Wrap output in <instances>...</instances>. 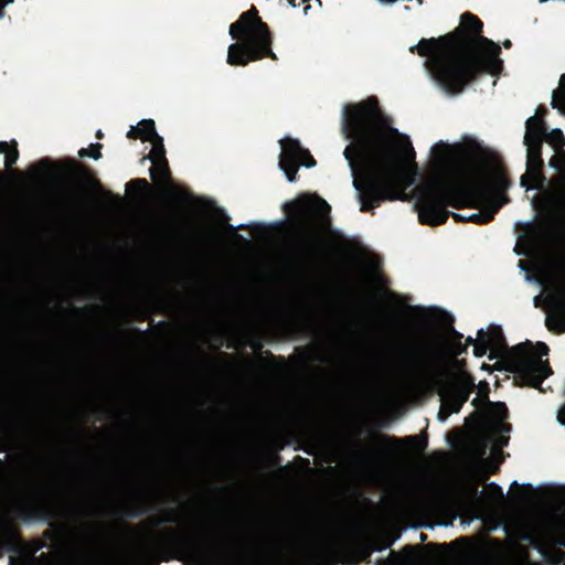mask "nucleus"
I'll return each mask as SVG.
<instances>
[{
  "label": "nucleus",
  "mask_w": 565,
  "mask_h": 565,
  "mask_svg": "<svg viewBox=\"0 0 565 565\" xmlns=\"http://www.w3.org/2000/svg\"><path fill=\"white\" fill-rule=\"evenodd\" d=\"M160 527L149 531L142 539L124 545L121 554L107 556L99 565H160L171 559L185 565H333L329 550L319 543L288 544L274 548L245 553L230 548L236 531L228 525L202 526L200 522H180L175 511L152 515L138 525L119 523L118 529L136 533L141 527Z\"/></svg>",
  "instance_id": "obj_1"
},
{
  "label": "nucleus",
  "mask_w": 565,
  "mask_h": 565,
  "mask_svg": "<svg viewBox=\"0 0 565 565\" xmlns=\"http://www.w3.org/2000/svg\"><path fill=\"white\" fill-rule=\"evenodd\" d=\"M342 132L350 140L343 156L352 172L360 210L373 213L382 202L399 199L401 191L395 182L399 163L395 138L399 132L391 126L379 99L370 96L360 103L347 104Z\"/></svg>",
  "instance_id": "obj_2"
},
{
  "label": "nucleus",
  "mask_w": 565,
  "mask_h": 565,
  "mask_svg": "<svg viewBox=\"0 0 565 565\" xmlns=\"http://www.w3.org/2000/svg\"><path fill=\"white\" fill-rule=\"evenodd\" d=\"M482 29L483 22L477 15L465 12L454 31L422 39L409 51L426 57L424 66L431 79L447 95L456 96L480 75H495L502 68L501 47L483 36Z\"/></svg>",
  "instance_id": "obj_3"
},
{
  "label": "nucleus",
  "mask_w": 565,
  "mask_h": 565,
  "mask_svg": "<svg viewBox=\"0 0 565 565\" xmlns=\"http://www.w3.org/2000/svg\"><path fill=\"white\" fill-rule=\"evenodd\" d=\"M416 191L418 220L429 226L443 225L450 216L457 223L488 224L509 202L508 195L493 192L481 178L462 181L438 171Z\"/></svg>",
  "instance_id": "obj_4"
},
{
  "label": "nucleus",
  "mask_w": 565,
  "mask_h": 565,
  "mask_svg": "<svg viewBox=\"0 0 565 565\" xmlns=\"http://www.w3.org/2000/svg\"><path fill=\"white\" fill-rule=\"evenodd\" d=\"M86 502H77L67 513H56L43 504L26 503L14 509L15 518L22 522L40 521L49 525L42 540L66 565H99L109 555L121 554L124 546H99L104 536L97 523L84 520L89 515Z\"/></svg>",
  "instance_id": "obj_5"
},
{
  "label": "nucleus",
  "mask_w": 565,
  "mask_h": 565,
  "mask_svg": "<svg viewBox=\"0 0 565 565\" xmlns=\"http://www.w3.org/2000/svg\"><path fill=\"white\" fill-rule=\"evenodd\" d=\"M287 214V232L296 257L308 267L326 264L331 245L327 233L331 231V206L318 194H300L282 205Z\"/></svg>",
  "instance_id": "obj_6"
},
{
  "label": "nucleus",
  "mask_w": 565,
  "mask_h": 565,
  "mask_svg": "<svg viewBox=\"0 0 565 565\" xmlns=\"http://www.w3.org/2000/svg\"><path fill=\"white\" fill-rule=\"evenodd\" d=\"M230 35L234 40H241L228 46L227 63L230 65L246 66L250 62L265 57L277 60L271 50L273 33L254 6L231 24Z\"/></svg>",
  "instance_id": "obj_7"
},
{
  "label": "nucleus",
  "mask_w": 565,
  "mask_h": 565,
  "mask_svg": "<svg viewBox=\"0 0 565 565\" xmlns=\"http://www.w3.org/2000/svg\"><path fill=\"white\" fill-rule=\"evenodd\" d=\"M533 349L530 341L519 343L507 351L500 363L514 375L516 385L541 390L544 380L553 373L550 362L542 360L548 354L550 348L544 342H537L536 352Z\"/></svg>",
  "instance_id": "obj_8"
},
{
  "label": "nucleus",
  "mask_w": 565,
  "mask_h": 565,
  "mask_svg": "<svg viewBox=\"0 0 565 565\" xmlns=\"http://www.w3.org/2000/svg\"><path fill=\"white\" fill-rule=\"evenodd\" d=\"M444 360L445 353L438 343L425 342L408 347L401 355L398 362L402 366L411 370H438V374L441 377L440 380L448 376L454 379V374L456 373L443 365ZM454 365L459 370L457 374L466 372L465 360L457 359L454 361Z\"/></svg>",
  "instance_id": "obj_9"
},
{
  "label": "nucleus",
  "mask_w": 565,
  "mask_h": 565,
  "mask_svg": "<svg viewBox=\"0 0 565 565\" xmlns=\"http://www.w3.org/2000/svg\"><path fill=\"white\" fill-rule=\"evenodd\" d=\"M316 160L310 151L303 148L298 139L287 138L282 141V150L279 156V167L289 182L297 180L299 166L312 168Z\"/></svg>",
  "instance_id": "obj_10"
},
{
  "label": "nucleus",
  "mask_w": 565,
  "mask_h": 565,
  "mask_svg": "<svg viewBox=\"0 0 565 565\" xmlns=\"http://www.w3.org/2000/svg\"><path fill=\"white\" fill-rule=\"evenodd\" d=\"M44 547H49L46 542L42 540H33L25 545H22V553H18V556H10L9 565H66L61 563V557L51 553H41L36 555L39 551Z\"/></svg>",
  "instance_id": "obj_11"
},
{
  "label": "nucleus",
  "mask_w": 565,
  "mask_h": 565,
  "mask_svg": "<svg viewBox=\"0 0 565 565\" xmlns=\"http://www.w3.org/2000/svg\"><path fill=\"white\" fill-rule=\"evenodd\" d=\"M23 541L21 530L10 520H0V558L6 552L22 553Z\"/></svg>",
  "instance_id": "obj_12"
},
{
  "label": "nucleus",
  "mask_w": 565,
  "mask_h": 565,
  "mask_svg": "<svg viewBox=\"0 0 565 565\" xmlns=\"http://www.w3.org/2000/svg\"><path fill=\"white\" fill-rule=\"evenodd\" d=\"M446 385L458 397L457 405L459 407L465 405L476 388L475 377L468 372L454 374V380L451 382L446 381Z\"/></svg>",
  "instance_id": "obj_13"
},
{
  "label": "nucleus",
  "mask_w": 565,
  "mask_h": 565,
  "mask_svg": "<svg viewBox=\"0 0 565 565\" xmlns=\"http://www.w3.org/2000/svg\"><path fill=\"white\" fill-rule=\"evenodd\" d=\"M478 337H483L487 341L488 347L490 348V354L489 359L492 360L497 355H499L502 351L503 354L501 359L504 356L508 350L511 348H508L503 332L501 327L499 326H491L488 331H484L483 329H480L478 331Z\"/></svg>",
  "instance_id": "obj_14"
},
{
  "label": "nucleus",
  "mask_w": 565,
  "mask_h": 565,
  "mask_svg": "<svg viewBox=\"0 0 565 565\" xmlns=\"http://www.w3.org/2000/svg\"><path fill=\"white\" fill-rule=\"evenodd\" d=\"M379 438L393 446H397L401 444L412 446L414 450H416L417 452H423L428 446V436L426 433H422L420 435L407 436L404 438L380 435Z\"/></svg>",
  "instance_id": "obj_15"
},
{
  "label": "nucleus",
  "mask_w": 565,
  "mask_h": 565,
  "mask_svg": "<svg viewBox=\"0 0 565 565\" xmlns=\"http://www.w3.org/2000/svg\"><path fill=\"white\" fill-rule=\"evenodd\" d=\"M544 140H523L527 148L526 166L530 172H540L543 169L544 161L542 159V145Z\"/></svg>",
  "instance_id": "obj_16"
},
{
  "label": "nucleus",
  "mask_w": 565,
  "mask_h": 565,
  "mask_svg": "<svg viewBox=\"0 0 565 565\" xmlns=\"http://www.w3.org/2000/svg\"><path fill=\"white\" fill-rule=\"evenodd\" d=\"M556 305L564 315H548L545 320L547 329L554 333H565V290L556 295Z\"/></svg>",
  "instance_id": "obj_17"
},
{
  "label": "nucleus",
  "mask_w": 565,
  "mask_h": 565,
  "mask_svg": "<svg viewBox=\"0 0 565 565\" xmlns=\"http://www.w3.org/2000/svg\"><path fill=\"white\" fill-rule=\"evenodd\" d=\"M525 141L531 140H544V136L546 135V125L543 118L539 116H531L525 122Z\"/></svg>",
  "instance_id": "obj_18"
},
{
  "label": "nucleus",
  "mask_w": 565,
  "mask_h": 565,
  "mask_svg": "<svg viewBox=\"0 0 565 565\" xmlns=\"http://www.w3.org/2000/svg\"><path fill=\"white\" fill-rule=\"evenodd\" d=\"M72 173L81 179V185L84 189L98 186L99 182L94 178L90 169L77 164L74 160L70 161Z\"/></svg>",
  "instance_id": "obj_19"
},
{
  "label": "nucleus",
  "mask_w": 565,
  "mask_h": 565,
  "mask_svg": "<svg viewBox=\"0 0 565 565\" xmlns=\"http://www.w3.org/2000/svg\"><path fill=\"white\" fill-rule=\"evenodd\" d=\"M127 190H135V198L138 201H146L152 193V185L143 178H137L129 181L126 185Z\"/></svg>",
  "instance_id": "obj_20"
},
{
  "label": "nucleus",
  "mask_w": 565,
  "mask_h": 565,
  "mask_svg": "<svg viewBox=\"0 0 565 565\" xmlns=\"http://www.w3.org/2000/svg\"><path fill=\"white\" fill-rule=\"evenodd\" d=\"M278 531H276V537L282 540L284 542L290 543L296 537L298 533V526L296 522L291 519H279L278 521Z\"/></svg>",
  "instance_id": "obj_21"
},
{
  "label": "nucleus",
  "mask_w": 565,
  "mask_h": 565,
  "mask_svg": "<svg viewBox=\"0 0 565 565\" xmlns=\"http://www.w3.org/2000/svg\"><path fill=\"white\" fill-rule=\"evenodd\" d=\"M0 153L4 154V166L10 169L19 159V150L17 140L10 142L0 141Z\"/></svg>",
  "instance_id": "obj_22"
},
{
  "label": "nucleus",
  "mask_w": 565,
  "mask_h": 565,
  "mask_svg": "<svg viewBox=\"0 0 565 565\" xmlns=\"http://www.w3.org/2000/svg\"><path fill=\"white\" fill-rule=\"evenodd\" d=\"M441 387L439 390V395L441 397V403L445 405V407H448L450 412L459 413L462 407H459L457 405L458 397L455 396V394L449 390V387L446 385L445 380H440Z\"/></svg>",
  "instance_id": "obj_23"
},
{
  "label": "nucleus",
  "mask_w": 565,
  "mask_h": 565,
  "mask_svg": "<svg viewBox=\"0 0 565 565\" xmlns=\"http://www.w3.org/2000/svg\"><path fill=\"white\" fill-rule=\"evenodd\" d=\"M150 175L154 181H169L171 179V172L169 169L168 160L166 159L152 163V167L150 168Z\"/></svg>",
  "instance_id": "obj_24"
},
{
  "label": "nucleus",
  "mask_w": 565,
  "mask_h": 565,
  "mask_svg": "<svg viewBox=\"0 0 565 565\" xmlns=\"http://www.w3.org/2000/svg\"><path fill=\"white\" fill-rule=\"evenodd\" d=\"M137 127L142 141H151L159 136L156 131V124L152 119H142Z\"/></svg>",
  "instance_id": "obj_25"
},
{
  "label": "nucleus",
  "mask_w": 565,
  "mask_h": 565,
  "mask_svg": "<svg viewBox=\"0 0 565 565\" xmlns=\"http://www.w3.org/2000/svg\"><path fill=\"white\" fill-rule=\"evenodd\" d=\"M551 105L553 108L565 113V73L561 76L558 88L553 92Z\"/></svg>",
  "instance_id": "obj_26"
},
{
  "label": "nucleus",
  "mask_w": 565,
  "mask_h": 565,
  "mask_svg": "<svg viewBox=\"0 0 565 565\" xmlns=\"http://www.w3.org/2000/svg\"><path fill=\"white\" fill-rule=\"evenodd\" d=\"M431 156L439 167L446 166L449 162V147L443 141L436 143L431 148Z\"/></svg>",
  "instance_id": "obj_27"
},
{
  "label": "nucleus",
  "mask_w": 565,
  "mask_h": 565,
  "mask_svg": "<svg viewBox=\"0 0 565 565\" xmlns=\"http://www.w3.org/2000/svg\"><path fill=\"white\" fill-rule=\"evenodd\" d=\"M354 451H353V459L362 465V466H369L374 460V454L371 450H367L363 448L359 440L354 443Z\"/></svg>",
  "instance_id": "obj_28"
},
{
  "label": "nucleus",
  "mask_w": 565,
  "mask_h": 565,
  "mask_svg": "<svg viewBox=\"0 0 565 565\" xmlns=\"http://www.w3.org/2000/svg\"><path fill=\"white\" fill-rule=\"evenodd\" d=\"M152 143V149L148 156L149 160L152 163H156L161 160H166V149L163 145V138L157 136L154 139L150 141Z\"/></svg>",
  "instance_id": "obj_29"
},
{
  "label": "nucleus",
  "mask_w": 565,
  "mask_h": 565,
  "mask_svg": "<svg viewBox=\"0 0 565 565\" xmlns=\"http://www.w3.org/2000/svg\"><path fill=\"white\" fill-rule=\"evenodd\" d=\"M544 141L550 143L555 151H559L565 147V137L561 129H553L551 132L546 131Z\"/></svg>",
  "instance_id": "obj_30"
},
{
  "label": "nucleus",
  "mask_w": 565,
  "mask_h": 565,
  "mask_svg": "<svg viewBox=\"0 0 565 565\" xmlns=\"http://www.w3.org/2000/svg\"><path fill=\"white\" fill-rule=\"evenodd\" d=\"M397 539L398 535H381L369 544L373 547L374 552H382L391 547Z\"/></svg>",
  "instance_id": "obj_31"
},
{
  "label": "nucleus",
  "mask_w": 565,
  "mask_h": 565,
  "mask_svg": "<svg viewBox=\"0 0 565 565\" xmlns=\"http://www.w3.org/2000/svg\"><path fill=\"white\" fill-rule=\"evenodd\" d=\"M520 488V492L515 494V498L521 504H529L532 502V494L534 488L531 484L520 486L516 481L511 484V488Z\"/></svg>",
  "instance_id": "obj_32"
},
{
  "label": "nucleus",
  "mask_w": 565,
  "mask_h": 565,
  "mask_svg": "<svg viewBox=\"0 0 565 565\" xmlns=\"http://www.w3.org/2000/svg\"><path fill=\"white\" fill-rule=\"evenodd\" d=\"M489 412L498 419H505L508 417V407L503 402L488 401Z\"/></svg>",
  "instance_id": "obj_33"
},
{
  "label": "nucleus",
  "mask_w": 565,
  "mask_h": 565,
  "mask_svg": "<svg viewBox=\"0 0 565 565\" xmlns=\"http://www.w3.org/2000/svg\"><path fill=\"white\" fill-rule=\"evenodd\" d=\"M102 148H103V145L99 142L90 143V146L88 148H82L78 151V156L81 158L89 157L95 160H98L102 158V151H100Z\"/></svg>",
  "instance_id": "obj_34"
},
{
  "label": "nucleus",
  "mask_w": 565,
  "mask_h": 565,
  "mask_svg": "<svg viewBox=\"0 0 565 565\" xmlns=\"http://www.w3.org/2000/svg\"><path fill=\"white\" fill-rule=\"evenodd\" d=\"M491 185L495 189L504 191L510 185V181L505 171L498 170L491 178Z\"/></svg>",
  "instance_id": "obj_35"
},
{
  "label": "nucleus",
  "mask_w": 565,
  "mask_h": 565,
  "mask_svg": "<svg viewBox=\"0 0 565 565\" xmlns=\"http://www.w3.org/2000/svg\"><path fill=\"white\" fill-rule=\"evenodd\" d=\"M373 552H374V550H373L372 546H370V544L364 545V546H362L359 550V557L353 559V561L348 562L347 564H349V565H358L361 562L370 564L371 563V556H372Z\"/></svg>",
  "instance_id": "obj_36"
},
{
  "label": "nucleus",
  "mask_w": 565,
  "mask_h": 565,
  "mask_svg": "<svg viewBox=\"0 0 565 565\" xmlns=\"http://www.w3.org/2000/svg\"><path fill=\"white\" fill-rule=\"evenodd\" d=\"M147 512L148 509H145L140 505H130L121 511V515L129 519H138L145 515Z\"/></svg>",
  "instance_id": "obj_37"
},
{
  "label": "nucleus",
  "mask_w": 565,
  "mask_h": 565,
  "mask_svg": "<svg viewBox=\"0 0 565 565\" xmlns=\"http://www.w3.org/2000/svg\"><path fill=\"white\" fill-rule=\"evenodd\" d=\"M52 161L49 158H43L33 166V171L38 174L51 173Z\"/></svg>",
  "instance_id": "obj_38"
},
{
  "label": "nucleus",
  "mask_w": 565,
  "mask_h": 565,
  "mask_svg": "<svg viewBox=\"0 0 565 565\" xmlns=\"http://www.w3.org/2000/svg\"><path fill=\"white\" fill-rule=\"evenodd\" d=\"M490 350V348L487 344V341L483 337H478L477 343L473 345V354L477 358H482L487 354V351Z\"/></svg>",
  "instance_id": "obj_39"
},
{
  "label": "nucleus",
  "mask_w": 565,
  "mask_h": 565,
  "mask_svg": "<svg viewBox=\"0 0 565 565\" xmlns=\"http://www.w3.org/2000/svg\"><path fill=\"white\" fill-rule=\"evenodd\" d=\"M487 489L493 499L502 500L504 498L502 488L499 484L491 482L487 486Z\"/></svg>",
  "instance_id": "obj_40"
},
{
  "label": "nucleus",
  "mask_w": 565,
  "mask_h": 565,
  "mask_svg": "<svg viewBox=\"0 0 565 565\" xmlns=\"http://www.w3.org/2000/svg\"><path fill=\"white\" fill-rule=\"evenodd\" d=\"M467 344H463L461 341L458 340L452 343L451 354L454 358H458L459 355L467 353Z\"/></svg>",
  "instance_id": "obj_41"
},
{
  "label": "nucleus",
  "mask_w": 565,
  "mask_h": 565,
  "mask_svg": "<svg viewBox=\"0 0 565 565\" xmlns=\"http://www.w3.org/2000/svg\"><path fill=\"white\" fill-rule=\"evenodd\" d=\"M266 354H268L270 356V360L267 361L264 358H259V362L264 365L273 366V361H275L276 358L274 355H271V353L269 351H266ZM277 361L279 362L280 366L285 364V358H282V356L277 358Z\"/></svg>",
  "instance_id": "obj_42"
},
{
  "label": "nucleus",
  "mask_w": 565,
  "mask_h": 565,
  "mask_svg": "<svg viewBox=\"0 0 565 565\" xmlns=\"http://www.w3.org/2000/svg\"><path fill=\"white\" fill-rule=\"evenodd\" d=\"M476 387H478L479 394L483 395L484 398L488 402L489 401L488 395H489V392H490L489 383L487 381H481V382H479L478 385H476Z\"/></svg>",
  "instance_id": "obj_43"
},
{
  "label": "nucleus",
  "mask_w": 565,
  "mask_h": 565,
  "mask_svg": "<svg viewBox=\"0 0 565 565\" xmlns=\"http://www.w3.org/2000/svg\"><path fill=\"white\" fill-rule=\"evenodd\" d=\"M96 309H99L98 307H93V308H89V307H73L72 308V311L76 315V316H86L88 315L92 310H96Z\"/></svg>",
  "instance_id": "obj_44"
},
{
  "label": "nucleus",
  "mask_w": 565,
  "mask_h": 565,
  "mask_svg": "<svg viewBox=\"0 0 565 565\" xmlns=\"http://www.w3.org/2000/svg\"><path fill=\"white\" fill-rule=\"evenodd\" d=\"M451 414H454V412H450V409L448 407H445V405L441 403L440 409L438 412L439 420H446Z\"/></svg>",
  "instance_id": "obj_45"
},
{
  "label": "nucleus",
  "mask_w": 565,
  "mask_h": 565,
  "mask_svg": "<svg viewBox=\"0 0 565 565\" xmlns=\"http://www.w3.org/2000/svg\"><path fill=\"white\" fill-rule=\"evenodd\" d=\"M127 138L129 139H140V134H139V130H138V127H131L128 132H127Z\"/></svg>",
  "instance_id": "obj_46"
},
{
  "label": "nucleus",
  "mask_w": 565,
  "mask_h": 565,
  "mask_svg": "<svg viewBox=\"0 0 565 565\" xmlns=\"http://www.w3.org/2000/svg\"><path fill=\"white\" fill-rule=\"evenodd\" d=\"M303 362H308L311 360V349L310 348H300Z\"/></svg>",
  "instance_id": "obj_47"
},
{
  "label": "nucleus",
  "mask_w": 565,
  "mask_h": 565,
  "mask_svg": "<svg viewBox=\"0 0 565 565\" xmlns=\"http://www.w3.org/2000/svg\"><path fill=\"white\" fill-rule=\"evenodd\" d=\"M450 335L454 338V342H457L458 340L461 341V339L463 338V335L454 328H451L450 330Z\"/></svg>",
  "instance_id": "obj_48"
},
{
  "label": "nucleus",
  "mask_w": 565,
  "mask_h": 565,
  "mask_svg": "<svg viewBox=\"0 0 565 565\" xmlns=\"http://www.w3.org/2000/svg\"><path fill=\"white\" fill-rule=\"evenodd\" d=\"M547 114V109L545 106L543 105H540L536 109V115L535 116H539L541 118H543V116H545Z\"/></svg>",
  "instance_id": "obj_49"
},
{
  "label": "nucleus",
  "mask_w": 565,
  "mask_h": 565,
  "mask_svg": "<svg viewBox=\"0 0 565 565\" xmlns=\"http://www.w3.org/2000/svg\"><path fill=\"white\" fill-rule=\"evenodd\" d=\"M407 156L409 157L411 160H414L415 159V151L412 147V145L409 143V141L407 140Z\"/></svg>",
  "instance_id": "obj_50"
},
{
  "label": "nucleus",
  "mask_w": 565,
  "mask_h": 565,
  "mask_svg": "<svg viewBox=\"0 0 565 565\" xmlns=\"http://www.w3.org/2000/svg\"><path fill=\"white\" fill-rule=\"evenodd\" d=\"M558 420L565 425V406L558 413Z\"/></svg>",
  "instance_id": "obj_51"
},
{
  "label": "nucleus",
  "mask_w": 565,
  "mask_h": 565,
  "mask_svg": "<svg viewBox=\"0 0 565 565\" xmlns=\"http://www.w3.org/2000/svg\"><path fill=\"white\" fill-rule=\"evenodd\" d=\"M477 341H478V339L476 340V339H473L472 337L469 335V337L466 338V343L465 344H467V348H468L469 345H475V343H477Z\"/></svg>",
  "instance_id": "obj_52"
},
{
  "label": "nucleus",
  "mask_w": 565,
  "mask_h": 565,
  "mask_svg": "<svg viewBox=\"0 0 565 565\" xmlns=\"http://www.w3.org/2000/svg\"><path fill=\"white\" fill-rule=\"evenodd\" d=\"M262 348H263V343H262L259 340H257V341H255V342H254V344H253V349H254L255 351H260V350H262Z\"/></svg>",
  "instance_id": "obj_53"
},
{
  "label": "nucleus",
  "mask_w": 565,
  "mask_h": 565,
  "mask_svg": "<svg viewBox=\"0 0 565 565\" xmlns=\"http://www.w3.org/2000/svg\"><path fill=\"white\" fill-rule=\"evenodd\" d=\"M271 463L274 466H278L280 465V457L278 455H275L273 458H271Z\"/></svg>",
  "instance_id": "obj_54"
},
{
  "label": "nucleus",
  "mask_w": 565,
  "mask_h": 565,
  "mask_svg": "<svg viewBox=\"0 0 565 565\" xmlns=\"http://www.w3.org/2000/svg\"><path fill=\"white\" fill-rule=\"evenodd\" d=\"M13 0H0V4L6 8L7 6L11 4Z\"/></svg>",
  "instance_id": "obj_55"
},
{
  "label": "nucleus",
  "mask_w": 565,
  "mask_h": 565,
  "mask_svg": "<svg viewBox=\"0 0 565 565\" xmlns=\"http://www.w3.org/2000/svg\"><path fill=\"white\" fill-rule=\"evenodd\" d=\"M503 45H504L505 49H510L512 46V42L510 40H505L503 42Z\"/></svg>",
  "instance_id": "obj_56"
},
{
  "label": "nucleus",
  "mask_w": 565,
  "mask_h": 565,
  "mask_svg": "<svg viewBox=\"0 0 565 565\" xmlns=\"http://www.w3.org/2000/svg\"><path fill=\"white\" fill-rule=\"evenodd\" d=\"M216 490L221 491V492H227L228 489L226 487H217Z\"/></svg>",
  "instance_id": "obj_57"
},
{
  "label": "nucleus",
  "mask_w": 565,
  "mask_h": 565,
  "mask_svg": "<svg viewBox=\"0 0 565 565\" xmlns=\"http://www.w3.org/2000/svg\"><path fill=\"white\" fill-rule=\"evenodd\" d=\"M103 137H104V134L102 132V130H98L96 132V138L102 139Z\"/></svg>",
  "instance_id": "obj_58"
},
{
  "label": "nucleus",
  "mask_w": 565,
  "mask_h": 565,
  "mask_svg": "<svg viewBox=\"0 0 565 565\" xmlns=\"http://www.w3.org/2000/svg\"><path fill=\"white\" fill-rule=\"evenodd\" d=\"M288 3H289L290 6H292V7H297V6H298V3H297V1H296V0H288Z\"/></svg>",
  "instance_id": "obj_59"
},
{
  "label": "nucleus",
  "mask_w": 565,
  "mask_h": 565,
  "mask_svg": "<svg viewBox=\"0 0 565 565\" xmlns=\"http://www.w3.org/2000/svg\"><path fill=\"white\" fill-rule=\"evenodd\" d=\"M4 15V8L0 4V18Z\"/></svg>",
  "instance_id": "obj_60"
},
{
  "label": "nucleus",
  "mask_w": 565,
  "mask_h": 565,
  "mask_svg": "<svg viewBox=\"0 0 565 565\" xmlns=\"http://www.w3.org/2000/svg\"><path fill=\"white\" fill-rule=\"evenodd\" d=\"M426 539H427V535H426V534H424V533H422V534H420V541H422V542H424V541H426Z\"/></svg>",
  "instance_id": "obj_61"
},
{
  "label": "nucleus",
  "mask_w": 565,
  "mask_h": 565,
  "mask_svg": "<svg viewBox=\"0 0 565 565\" xmlns=\"http://www.w3.org/2000/svg\"><path fill=\"white\" fill-rule=\"evenodd\" d=\"M6 451V448L2 444H0V452H4Z\"/></svg>",
  "instance_id": "obj_62"
},
{
  "label": "nucleus",
  "mask_w": 565,
  "mask_h": 565,
  "mask_svg": "<svg viewBox=\"0 0 565 565\" xmlns=\"http://www.w3.org/2000/svg\"><path fill=\"white\" fill-rule=\"evenodd\" d=\"M297 458H298L299 460H302V461H306L307 463H309V460H308V459H303V458H301V456H298Z\"/></svg>",
  "instance_id": "obj_63"
},
{
  "label": "nucleus",
  "mask_w": 565,
  "mask_h": 565,
  "mask_svg": "<svg viewBox=\"0 0 565 565\" xmlns=\"http://www.w3.org/2000/svg\"><path fill=\"white\" fill-rule=\"evenodd\" d=\"M559 271H562L565 275V268H559Z\"/></svg>",
  "instance_id": "obj_64"
}]
</instances>
